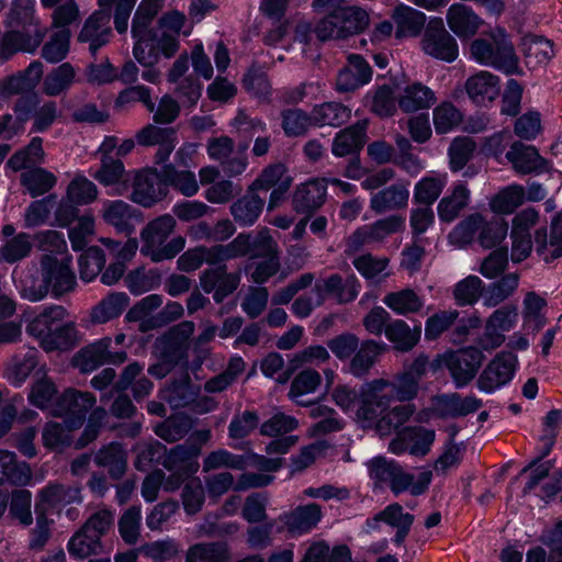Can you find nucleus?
<instances>
[{
	"label": "nucleus",
	"mask_w": 562,
	"mask_h": 562,
	"mask_svg": "<svg viewBox=\"0 0 562 562\" xmlns=\"http://www.w3.org/2000/svg\"><path fill=\"white\" fill-rule=\"evenodd\" d=\"M419 384L404 372L393 380L376 379L367 383L361 390L359 414L366 419H375L390 407L392 401L406 402L417 396Z\"/></svg>",
	"instance_id": "obj_1"
},
{
	"label": "nucleus",
	"mask_w": 562,
	"mask_h": 562,
	"mask_svg": "<svg viewBox=\"0 0 562 562\" xmlns=\"http://www.w3.org/2000/svg\"><path fill=\"white\" fill-rule=\"evenodd\" d=\"M172 215L164 214L148 222L140 232L143 245L140 252L154 262L175 258L184 248L186 240L181 236L167 239L176 227Z\"/></svg>",
	"instance_id": "obj_2"
},
{
	"label": "nucleus",
	"mask_w": 562,
	"mask_h": 562,
	"mask_svg": "<svg viewBox=\"0 0 562 562\" xmlns=\"http://www.w3.org/2000/svg\"><path fill=\"white\" fill-rule=\"evenodd\" d=\"M369 473L375 485L387 484L395 495L407 490L414 496L422 495L427 491L432 479L431 471H423L415 480L414 475L401 465L382 457L369 462Z\"/></svg>",
	"instance_id": "obj_3"
},
{
	"label": "nucleus",
	"mask_w": 562,
	"mask_h": 562,
	"mask_svg": "<svg viewBox=\"0 0 562 562\" xmlns=\"http://www.w3.org/2000/svg\"><path fill=\"white\" fill-rule=\"evenodd\" d=\"M369 23L368 13L357 7H341L331 11L314 27L321 42L344 40L362 32Z\"/></svg>",
	"instance_id": "obj_4"
},
{
	"label": "nucleus",
	"mask_w": 562,
	"mask_h": 562,
	"mask_svg": "<svg viewBox=\"0 0 562 562\" xmlns=\"http://www.w3.org/2000/svg\"><path fill=\"white\" fill-rule=\"evenodd\" d=\"M491 36L488 38H476L470 44V54L477 63L485 66H493L506 74H514L518 70V57L510 41L505 33H501L498 49L502 57L492 55Z\"/></svg>",
	"instance_id": "obj_5"
},
{
	"label": "nucleus",
	"mask_w": 562,
	"mask_h": 562,
	"mask_svg": "<svg viewBox=\"0 0 562 562\" xmlns=\"http://www.w3.org/2000/svg\"><path fill=\"white\" fill-rule=\"evenodd\" d=\"M248 144L239 145L235 156V142L233 138L222 135L207 140L206 151L211 159L220 162L223 172L229 177L243 175L248 167L246 149Z\"/></svg>",
	"instance_id": "obj_6"
},
{
	"label": "nucleus",
	"mask_w": 562,
	"mask_h": 562,
	"mask_svg": "<svg viewBox=\"0 0 562 562\" xmlns=\"http://www.w3.org/2000/svg\"><path fill=\"white\" fill-rule=\"evenodd\" d=\"M132 188L131 200L143 207L154 206L168 194L164 171L159 173L154 168L135 171Z\"/></svg>",
	"instance_id": "obj_7"
},
{
	"label": "nucleus",
	"mask_w": 562,
	"mask_h": 562,
	"mask_svg": "<svg viewBox=\"0 0 562 562\" xmlns=\"http://www.w3.org/2000/svg\"><path fill=\"white\" fill-rule=\"evenodd\" d=\"M359 289L360 283L355 276L344 279L338 273L330 274L315 282V305L321 306L328 299H334L338 304L350 303L358 296Z\"/></svg>",
	"instance_id": "obj_8"
},
{
	"label": "nucleus",
	"mask_w": 562,
	"mask_h": 562,
	"mask_svg": "<svg viewBox=\"0 0 562 562\" xmlns=\"http://www.w3.org/2000/svg\"><path fill=\"white\" fill-rule=\"evenodd\" d=\"M483 359L479 348L468 347L445 353L442 361L456 385L462 387L474 379Z\"/></svg>",
	"instance_id": "obj_9"
},
{
	"label": "nucleus",
	"mask_w": 562,
	"mask_h": 562,
	"mask_svg": "<svg viewBox=\"0 0 562 562\" xmlns=\"http://www.w3.org/2000/svg\"><path fill=\"white\" fill-rule=\"evenodd\" d=\"M423 50L447 63L458 58L459 48L456 38L445 29L440 19L431 20L422 38Z\"/></svg>",
	"instance_id": "obj_10"
},
{
	"label": "nucleus",
	"mask_w": 562,
	"mask_h": 562,
	"mask_svg": "<svg viewBox=\"0 0 562 562\" xmlns=\"http://www.w3.org/2000/svg\"><path fill=\"white\" fill-rule=\"evenodd\" d=\"M81 501L80 486L52 482L38 491L34 510L48 516L49 512L60 513L65 506L81 503Z\"/></svg>",
	"instance_id": "obj_11"
},
{
	"label": "nucleus",
	"mask_w": 562,
	"mask_h": 562,
	"mask_svg": "<svg viewBox=\"0 0 562 562\" xmlns=\"http://www.w3.org/2000/svg\"><path fill=\"white\" fill-rule=\"evenodd\" d=\"M41 273L47 281L54 296L58 297L75 289L76 277L67 260H59L52 255L41 258Z\"/></svg>",
	"instance_id": "obj_12"
},
{
	"label": "nucleus",
	"mask_w": 562,
	"mask_h": 562,
	"mask_svg": "<svg viewBox=\"0 0 562 562\" xmlns=\"http://www.w3.org/2000/svg\"><path fill=\"white\" fill-rule=\"evenodd\" d=\"M95 396L87 391L67 389L56 401L54 414L56 416H68L71 418V426L81 425L87 413L94 406Z\"/></svg>",
	"instance_id": "obj_13"
},
{
	"label": "nucleus",
	"mask_w": 562,
	"mask_h": 562,
	"mask_svg": "<svg viewBox=\"0 0 562 562\" xmlns=\"http://www.w3.org/2000/svg\"><path fill=\"white\" fill-rule=\"evenodd\" d=\"M405 227V218L398 214H392L387 217L378 220L371 225L357 229L348 240V245L353 250H358L362 245L372 241H382L387 236L402 232Z\"/></svg>",
	"instance_id": "obj_14"
},
{
	"label": "nucleus",
	"mask_w": 562,
	"mask_h": 562,
	"mask_svg": "<svg viewBox=\"0 0 562 562\" xmlns=\"http://www.w3.org/2000/svg\"><path fill=\"white\" fill-rule=\"evenodd\" d=\"M194 331V324L191 321L181 322L172 326L158 339L162 359L179 363L187 358L189 339Z\"/></svg>",
	"instance_id": "obj_15"
},
{
	"label": "nucleus",
	"mask_w": 562,
	"mask_h": 562,
	"mask_svg": "<svg viewBox=\"0 0 562 562\" xmlns=\"http://www.w3.org/2000/svg\"><path fill=\"white\" fill-rule=\"evenodd\" d=\"M102 220L117 233L126 236L135 231V223L142 222L140 212L122 200H108L101 210Z\"/></svg>",
	"instance_id": "obj_16"
},
{
	"label": "nucleus",
	"mask_w": 562,
	"mask_h": 562,
	"mask_svg": "<svg viewBox=\"0 0 562 562\" xmlns=\"http://www.w3.org/2000/svg\"><path fill=\"white\" fill-rule=\"evenodd\" d=\"M111 13L100 9L93 12L83 23L78 41L89 44V50L95 54L98 49L110 42L112 36Z\"/></svg>",
	"instance_id": "obj_17"
},
{
	"label": "nucleus",
	"mask_w": 562,
	"mask_h": 562,
	"mask_svg": "<svg viewBox=\"0 0 562 562\" xmlns=\"http://www.w3.org/2000/svg\"><path fill=\"white\" fill-rule=\"evenodd\" d=\"M44 33L38 29H9L0 41V64L9 60L18 52H34L42 43Z\"/></svg>",
	"instance_id": "obj_18"
},
{
	"label": "nucleus",
	"mask_w": 562,
	"mask_h": 562,
	"mask_svg": "<svg viewBox=\"0 0 562 562\" xmlns=\"http://www.w3.org/2000/svg\"><path fill=\"white\" fill-rule=\"evenodd\" d=\"M517 358L512 352H501L484 369L477 380L482 391L492 392L506 384L513 376Z\"/></svg>",
	"instance_id": "obj_19"
},
{
	"label": "nucleus",
	"mask_w": 562,
	"mask_h": 562,
	"mask_svg": "<svg viewBox=\"0 0 562 562\" xmlns=\"http://www.w3.org/2000/svg\"><path fill=\"white\" fill-rule=\"evenodd\" d=\"M535 250L546 262H552L562 256V211L551 221L550 233L546 227L533 234Z\"/></svg>",
	"instance_id": "obj_20"
},
{
	"label": "nucleus",
	"mask_w": 562,
	"mask_h": 562,
	"mask_svg": "<svg viewBox=\"0 0 562 562\" xmlns=\"http://www.w3.org/2000/svg\"><path fill=\"white\" fill-rule=\"evenodd\" d=\"M414 519V515L404 513L401 504L392 503L374 515L371 519H368L367 526L371 529H376L379 527V522H384L396 529L394 542L397 546H402L411 531Z\"/></svg>",
	"instance_id": "obj_21"
},
{
	"label": "nucleus",
	"mask_w": 562,
	"mask_h": 562,
	"mask_svg": "<svg viewBox=\"0 0 562 562\" xmlns=\"http://www.w3.org/2000/svg\"><path fill=\"white\" fill-rule=\"evenodd\" d=\"M42 76V63L33 61L25 70L2 78L0 80V100L7 101L14 95L24 94L33 90Z\"/></svg>",
	"instance_id": "obj_22"
},
{
	"label": "nucleus",
	"mask_w": 562,
	"mask_h": 562,
	"mask_svg": "<svg viewBox=\"0 0 562 562\" xmlns=\"http://www.w3.org/2000/svg\"><path fill=\"white\" fill-rule=\"evenodd\" d=\"M371 77L372 69L367 60L360 55H350L337 75L336 89L339 92H352L367 85Z\"/></svg>",
	"instance_id": "obj_23"
},
{
	"label": "nucleus",
	"mask_w": 562,
	"mask_h": 562,
	"mask_svg": "<svg viewBox=\"0 0 562 562\" xmlns=\"http://www.w3.org/2000/svg\"><path fill=\"white\" fill-rule=\"evenodd\" d=\"M408 183L398 181L372 194L370 209L378 215L403 210L408 205Z\"/></svg>",
	"instance_id": "obj_24"
},
{
	"label": "nucleus",
	"mask_w": 562,
	"mask_h": 562,
	"mask_svg": "<svg viewBox=\"0 0 562 562\" xmlns=\"http://www.w3.org/2000/svg\"><path fill=\"white\" fill-rule=\"evenodd\" d=\"M327 182L314 179L299 186L294 192L292 204L297 213L311 216L326 200Z\"/></svg>",
	"instance_id": "obj_25"
},
{
	"label": "nucleus",
	"mask_w": 562,
	"mask_h": 562,
	"mask_svg": "<svg viewBox=\"0 0 562 562\" xmlns=\"http://www.w3.org/2000/svg\"><path fill=\"white\" fill-rule=\"evenodd\" d=\"M136 139L143 146H158L155 154V162L162 164L175 149L177 136L173 128L147 125L137 133Z\"/></svg>",
	"instance_id": "obj_26"
},
{
	"label": "nucleus",
	"mask_w": 562,
	"mask_h": 562,
	"mask_svg": "<svg viewBox=\"0 0 562 562\" xmlns=\"http://www.w3.org/2000/svg\"><path fill=\"white\" fill-rule=\"evenodd\" d=\"M464 90L473 103L485 105L499 95V79L493 74L482 70L465 80Z\"/></svg>",
	"instance_id": "obj_27"
},
{
	"label": "nucleus",
	"mask_w": 562,
	"mask_h": 562,
	"mask_svg": "<svg viewBox=\"0 0 562 562\" xmlns=\"http://www.w3.org/2000/svg\"><path fill=\"white\" fill-rule=\"evenodd\" d=\"M93 462L105 469L110 479L119 481L127 471V451L122 443L110 442L94 453Z\"/></svg>",
	"instance_id": "obj_28"
},
{
	"label": "nucleus",
	"mask_w": 562,
	"mask_h": 562,
	"mask_svg": "<svg viewBox=\"0 0 562 562\" xmlns=\"http://www.w3.org/2000/svg\"><path fill=\"white\" fill-rule=\"evenodd\" d=\"M368 120H361L336 134L331 151L337 157L358 154L367 142Z\"/></svg>",
	"instance_id": "obj_29"
},
{
	"label": "nucleus",
	"mask_w": 562,
	"mask_h": 562,
	"mask_svg": "<svg viewBox=\"0 0 562 562\" xmlns=\"http://www.w3.org/2000/svg\"><path fill=\"white\" fill-rule=\"evenodd\" d=\"M507 160L513 168L522 175L541 172L547 169V160L542 158L536 147L515 142L506 153Z\"/></svg>",
	"instance_id": "obj_30"
},
{
	"label": "nucleus",
	"mask_w": 562,
	"mask_h": 562,
	"mask_svg": "<svg viewBox=\"0 0 562 562\" xmlns=\"http://www.w3.org/2000/svg\"><path fill=\"white\" fill-rule=\"evenodd\" d=\"M265 200L247 187L246 193L231 204L229 213L239 226L249 227L258 221Z\"/></svg>",
	"instance_id": "obj_31"
},
{
	"label": "nucleus",
	"mask_w": 562,
	"mask_h": 562,
	"mask_svg": "<svg viewBox=\"0 0 562 562\" xmlns=\"http://www.w3.org/2000/svg\"><path fill=\"white\" fill-rule=\"evenodd\" d=\"M436 101L435 92L422 82L405 86L397 95L398 106L405 113L429 109Z\"/></svg>",
	"instance_id": "obj_32"
},
{
	"label": "nucleus",
	"mask_w": 562,
	"mask_h": 562,
	"mask_svg": "<svg viewBox=\"0 0 562 562\" xmlns=\"http://www.w3.org/2000/svg\"><path fill=\"white\" fill-rule=\"evenodd\" d=\"M66 317L67 311L63 306H48L29 321L26 333L37 339L41 346L55 326L63 323Z\"/></svg>",
	"instance_id": "obj_33"
},
{
	"label": "nucleus",
	"mask_w": 562,
	"mask_h": 562,
	"mask_svg": "<svg viewBox=\"0 0 562 562\" xmlns=\"http://www.w3.org/2000/svg\"><path fill=\"white\" fill-rule=\"evenodd\" d=\"M321 518V506L315 503H311L285 513L280 519L290 532L304 533L316 527Z\"/></svg>",
	"instance_id": "obj_34"
},
{
	"label": "nucleus",
	"mask_w": 562,
	"mask_h": 562,
	"mask_svg": "<svg viewBox=\"0 0 562 562\" xmlns=\"http://www.w3.org/2000/svg\"><path fill=\"white\" fill-rule=\"evenodd\" d=\"M482 401L475 396L462 397L458 393L438 396L435 411L440 417H461L476 412Z\"/></svg>",
	"instance_id": "obj_35"
},
{
	"label": "nucleus",
	"mask_w": 562,
	"mask_h": 562,
	"mask_svg": "<svg viewBox=\"0 0 562 562\" xmlns=\"http://www.w3.org/2000/svg\"><path fill=\"white\" fill-rule=\"evenodd\" d=\"M447 23L450 30L459 37L469 38L477 32L482 20L471 8L456 3L448 10Z\"/></svg>",
	"instance_id": "obj_36"
},
{
	"label": "nucleus",
	"mask_w": 562,
	"mask_h": 562,
	"mask_svg": "<svg viewBox=\"0 0 562 562\" xmlns=\"http://www.w3.org/2000/svg\"><path fill=\"white\" fill-rule=\"evenodd\" d=\"M199 449L184 441L169 450L162 464L169 471H181L191 475L199 470Z\"/></svg>",
	"instance_id": "obj_37"
},
{
	"label": "nucleus",
	"mask_w": 562,
	"mask_h": 562,
	"mask_svg": "<svg viewBox=\"0 0 562 562\" xmlns=\"http://www.w3.org/2000/svg\"><path fill=\"white\" fill-rule=\"evenodd\" d=\"M383 349V345L373 339L362 341L350 358L348 364L349 373L357 378L368 375Z\"/></svg>",
	"instance_id": "obj_38"
},
{
	"label": "nucleus",
	"mask_w": 562,
	"mask_h": 562,
	"mask_svg": "<svg viewBox=\"0 0 562 562\" xmlns=\"http://www.w3.org/2000/svg\"><path fill=\"white\" fill-rule=\"evenodd\" d=\"M382 302L400 316L418 314L425 306L424 299L409 288L386 293Z\"/></svg>",
	"instance_id": "obj_39"
},
{
	"label": "nucleus",
	"mask_w": 562,
	"mask_h": 562,
	"mask_svg": "<svg viewBox=\"0 0 562 562\" xmlns=\"http://www.w3.org/2000/svg\"><path fill=\"white\" fill-rule=\"evenodd\" d=\"M420 334L422 328L419 326L411 328L404 319L392 318L384 335L394 345V349L407 352L418 344Z\"/></svg>",
	"instance_id": "obj_40"
},
{
	"label": "nucleus",
	"mask_w": 562,
	"mask_h": 562,
	"mask_svg": "<svg viewBox=\"0 0 562 562\" xmlns=\"http://www.w3.org/2000/svg\"><path fill=\"white\" fill-rule=\"evenodd\" d=\"M111 341L110 337H104L80 349L74 358L75 366L80 372L88 373L106 363Z\"/></svg>",
	"instance_id": "obj_41"
},
{
	"label": "nucleus",
	"mask_w": 562,
	"mask_h": 562,
	"mask_svg": "<svg viewBox=\"0 0 562 562\" xmlns=\"http://www.w3.org/2000/svg\"><path fill=\"white\" fill-rule=\"evenodd\" d=\"M128 304L130 297L125 292H111L91 310V322L94 324H105L119 317Z\"/></svg>",
	"instance_id": "obj_42"
},
{
	"label": "nucleus",
	"mask_w": 562,
	"mask_h": 562,
	"mask_svg": "<svg viewBox=\"0 0 562 562\" xmlns=\"http://www.w3.org/2000/svg\"><path fill=\"white\" fill-rule=\"evenodd\" d=\"M396 24V37L417 36L425 26L426 15L412 7L400 4L392 14Z\"/></svg>",
	"instance_id": "obj_43"
},
{
	"label": "nucleus",
	"mask_w": 562,
	"mask_h": 562,
	"mask_svg": "<svg viewBox=\"0 0 562 562\" xmlns=\"http://www.w3.org/2000/svg\"><path fill=\"white\" fill-rule=\"evenodd\" d=\"M231 559V549L224 541L195 543L186 554V562H228Z\"/></svg>",
	"instance_id": "obj_44"
},
{
	"label": "nucleus",
	"mask_w": 562,
	"mask_h": 562,
	"mask_svg": "<svg viewBox=\"0 0 562 562\" xmlns=\"http://www.w3.org/2000/svg\"><path fill=\"white\" fill-rule=\"evenodd\" d=\"M469 200L470 190L463 183L456 184L452 192L438 203L439 218L442 222L451 223L468 206Z\"/></svg>",
	"instance_id": "obj_45"
},
{
	"label": "nucleus",
	"mask_w": 562,
	"mask_h": 562,
	"mask_svg": "<svg viewBox=\"0 0 562 562\" xmlns=\"http://www.w3.org/2000/svg\"><path fill=\"white\" fill-rule=\"evenodd\" d=\"M291 186L292 178L288 175L286 167L278 162L267 166L248 187L250 191L258 192Z\"/></svg>",
	"instance_id": "obj_46"
},
{
	"label": "nucleus",
	"mask_w": 562,
	"mask_h": 562,
	"mask_svg": "<svg viewBox=\"0 0 562 562\" xmlns=\"http://www.w3.org/2000/svg\"><path fill=\"white\" fill-rule=\"evenodd\" d=\"M37 350L27 349L24 353L14 355L7 364L5 376L15 385H21L37 366Z\"/></svg>",
	"instance_id": "obj_47"
},
{
	"label": "nucleus",
	"mask_w": 562,
	"mask_h": 562,
	"mask_svg": "<svg viewBox=\"0 0 562 562\" xmlns=\"http://www.w3.org/2000/svg\"><path fill=\"white\" fill-rule=\"evenodd\" d=\"M311 113L313 124L316 126H340L350 117V110L338 102H325L315 105Z\"/></svg>",
	"instance_id": "obj_48"
},
{
	"label": "nucleus",
	"mask_w": 562,
	"mask_h": 562,
	"mask_svg": "<svg viewBox=\"0 0 562 562\" xmlns=\"http://www.w3.org/2000/svg\"><path fill=\"white\" fill-rule=\"evenodd\" d=\"M34 13V0H13L5 15L4 25L7 29H37Z\"/></svg>",
	"instance_id": "obj_49"
},
{
	"label": "nucleus",
	"mask_w": 562,
	"mask_h": 562,
	"mask_svg": "<svg viewBox=\"0 0 562 562\" xmlns=\"http://www.w3.org/2000/svg\"><path fill=\"white\" fill-rule=\"evenodd\" d=\"M193 427L192 419L186 414H173L158 424L154 431L167 442L181 440Z\"/></svg>",
	"instance_id": "obj_50"
},
{
	"label": "nucleus",
	"mask_w": 562,
	"mask_h": 562,
	"mask_svg": "<svg viewBox=\"0 0 562 562\" xmlns=\"http://www.w3.org/2000/svg\"><path fill=\"white\" fill-rule=\"evenodd\" d=\"M519 276L507 273L498 281L491 283L484 289L483 303L487 307H495L514 294L518 288Z\"/></svg>",
	"instance_id": "obj_51"
},
{
	"label": "nucleus",
	"mask_w": 562,
	"mask_h": 562,
	"mask_svg": "<svg viewBox=\"0 0 562 562\" xmlns=\"http://www.w3.org/2000/svg\"><path fill=\"white\" fill-rule=\"evenodd\" d=\"M330 356L327 349L323 346H310L295 355L290 359L286 371L278 379L280 383L286 382L292 373L299 368L306 364H321L327 362Z\"/></svg>",
	"instance_id": "obj_52"
},
{
	"label": "nucleus",
	"mask_w": 562,
	"mask_h": 562,
	"mask_svg": "<svg viewBox=\"0 0 562 562\" xmlns=\"http://www.w3.org/2000/svg\"><path fill=\"white\" fill-rule=\"evenodd\" d=\"M20 178L21 184L33 198L47 193L57 182L54 173L41 167L22 172Z\"/></svg>",
	"instance_id": "obj_53"
},
{
	"label": "nucleus",
	"mask_w": 562,
	"mask_h": 562,
	"mask_svg": "<svg viewBox=\"0 0 562 562\" xmlns=\"http://www.w3.org/2000/svg\"><path fill=\"white\" fill-rule=\"evenodd\" d=\"M160 9V0H144L140 2L132 20L133 38L155 34L150 25Z\"/></svg>",
	"instance_id": "obj_54"
},
{
	"label": "nucleus",
	"mask_w": 562,
	"mask_h": 562,
	"mask_svg": "<svg viewBox=\"0 0 562 562\" xmlns=\"http://www.w3.org/2000/svg\"><path fill=\"white\" fill-rule=\"evenodd\" d=\"M203 263L215 266L217 258L213 246H198L188 249L177 260V267L182 272H192L198 270Z\"/></svg>",
	"instance_id": "obj_55"
},
{
	"label": "nucleus",
	"mask_w": 562,
	"mask_h": 562,
	"mask_svg": "<svg viewBox=\"0 0 562 562\" xmlns=\"http://www.w3.org/2000/svg\"><path fill=\"white\" fill-rule=\"evenodd\" d=\"M75 69L69 63H64L46 75L42 90L48 97L59 95L66 91L75 78Z\"/></svg>",
	"instance_id": "obj_56"
},
{
	"label": "nucleus",
	"mask_w": 562,
	"mask_h": 562,
	"mask_svg": "<svg viewBox=\"0 0 562 562\" xmlns=\"http://www.w3.org/2000/svg\"><path fill=\"white\" fill-rule=\"evenodd\" d=\"M166 188L172 187L184 196H193L199 191L195 175L189 170H178L173 165L162 168Z\"/></svg>",
	"instance_id": "obj_57"
},
{
	"label": "nucleus",
	"mask_w": 562,
	"mask_h": 562,
	"mask_svg": "<svg viewBox=\"0 0 562 562\" xmlns=\"http://www.w3.org/2000/svg\"><path fill=\"white\" fill-rule=\"evenodd\" d=\"M103 546L101 538L97 535L86 531L81 528L71 537L68 543L69 553L76 558L85 559L92 554L102 552Z\"/></svg>",
	"instance_id": "obj_58"
},
{
	"label": "nucleus",
	"mask_w": 562,
	"mask_h": 562,
	"mask_svg": "<svg viewBox=\"0 0 562 562\" xmlns=\"http://www.w3.org/2000/svg\"><path fill=\"white\" fill-rule=\"evenodd\" d=\"M321 383L322 376L316 370H303L292 380L289 397L296 404L306 406L308 403L303 401L302 397L314 393Z\"/></svg>",
	"instance_id": "obj_59"
},
{
	"label": "nucleus",
	"mask_w": 562,
	"mask_h": 562,
	"mask_svg": "<svg viewBox=\"0 0 562 562\" xmlns=\"http://www.w3.org/2000/svg\"><path fill=\"white\" fill-rule=\"evenodd\" d=\"M521 45L527 63L532 66L547 63L553 55L552 43L542 36L527 35Z\"/></svg>",
	"instance_id": "obj_60"
},
{
	"label": "nucleus",
	"mask_w": 562,
	"mask_h": 562,
	"mask_svg": "<svg viewBox=\"0 0 562 562\" xmlns=\"http://www.w3.org/2000/svg\"><path fill=\"white\" fill-rule=\"evenodd\" d=\"M125 283L132 294L140 295L160 285L161 273L158 269H136L127 273Z\"/></svg>",
	"instance_id": "obj_61"
},
{
	"label": "nucleus",
	"mask_w": 562,
	"mask_h": 562,
	"mask_svg": "<svg viewBox=\"0 0 562 562\" xmlns=\"http://www.w3.org/2000/svg\"><path fill=\"white\" fill-rule=\"evenodd\" d=\"M77 330L72 323H59L55 326L41 347L47 351L68 350L76 345Z\"/></svg>",
	"instance_id": "obj_62"
},
{
	"label": "nucleus",
	"mask_w": 562,
	"mask_h": 562,
	"mask_svg": "<svg viewBox=\"0 0 562 562\" xmlns=\"http://www.w3.org/2000/svg\"><path fill=\"white\" fill-rule=\"evenodd\" d=\"M203 472H211L221 468L232 470H244L247 468V459L240 454H234L226 449H216L211 451L203 459Z\"/></svg>",
	"instance_id": "obj_63"
},
{
	"label": "nucleus",
	"mask_w": 562,
	"mask_h": 562,
	"mask_svg": "<svg viewBox=\"0 0 562 562\" xmlns=\"http://www.w3.org/2000/svg\"><path fill=\"white\" fill-rule=\"evenodd\" d=\"M244 370V360L240 357H234L229 360L226 369L222 373L205 382L204 390L209 393L223 392L237 380Z\"/></svg>",
	"instance_id": "obj_64"
}]
</instances>
